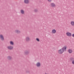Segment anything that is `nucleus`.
<instances>
[{
    "label": "nucleus",
    "instance_id": "20",
    "mask_svg": "<svg viewBox=\"0 0 74 74\" xmlns=\"http://www.w3.org/2000/svg\"><path fill=\"white\" fill-rule=\"evenodd\" d=\"M47 1H49V2H51L52 1V0H47Z\"/></svg>",
    "mask_w": 74,
    "mask_h": 74
},
{
    "label": "nucleus",
    "instance_id": "21",
    "mask_svg": "<svg viewBox=\"0 0 74 74\" xmlns=\"http://www.w3.org/2000/svg\"><path fill=\"white\" fill-rule=\"evenodd\" d=\"M45 74H47L46 73H45Z\"/></svg>",
    "mask_w": 74,
    "mask_h": 74
},
{
    "label": "nucleus",
    "instance_id": "5",
    "mask_svg": "<svg viewBox=\"0 0 74 74\" xmlns=\"http://www.w3.org/2000/svg\"><path fill=\"white\" fill-rule=\"evenodd\" d=\"M0 38L1 41H4V37L2 34L0 35Z\"/></svg>",
    "mask_w": 74,
    "mask_h": 74
},
{
    "label": "nucleus",
    "instance_id": "13",
    "mask_svg": "<svg viewBox=\"0 0 74 74\" xmlns=\"http://www.w3.org/2000/svg\"><path fill=\"white\" fill-rule=\"evenodd\" d=\"M71 24L72 26H74V21H71Z\"/></svg>",
    "mask_w": 74,
    "mask_h": 74
},
{
    "label": "nucleus",
    "instance_id": "11",
    "mask_svg": "<svg viewBox=\"0 0 74 74\" xmlns=\"http://www.w3.org/2000/svg\"><path fill=\"white\" fill-rule=\"evenodd\" d=\"M24 2L25 4H29V0H24Z\"/></svg>",
    "mask_w": 74,
    "mask_h": 74
},
{
    "label": "nucleus",
    "instance_id": "19",
    "mask_svg": "<svg viewBox=\"0 0 74 74\" xmlns=\"http://www.w3.org/2000/svg\"><path fill=\"white\" fill-rule=\"evenodd\" d=\"M72 64H74V60H73L72 62Z\"/></svg>",
    "mask_w": 74,
    "mask_h": 74
},
{
    "label": "nucleus",
    "instance_id": "12",
    "mask_svg": "<svg viewBox=\"0 0 74 74\" xmlns=\"http://www.w3.org/2000/svg\"><path fill=\"white\" fill-rule=\"evenodd\" d=\"M68 52L69 53H73V50L69 49L68 50Z\"/></svg>",
    "mask_w": 74,
    "mask_h": 74
},
{
    "label": "nucleus",
    "instance_id": "4",
    "mask_svg": "<svg viewBox=\"0 0 74 74\" xmlns=\"http://www.w3.org/2000/svg\"><path fill=\"white\" fill-rule=\"evenodd\" d=\"M50 6L52 8H54L56 7V4L54 3H50Z\"/></svg>",
    "mask_w": 74,
    "mask_h": 74
},
{
    "label": "nucleus",
    "instance_id": "17",
    "mask_svg": "<svg viewBox=\"0 0 74 74\" xmlns=\"http://www.w3.org/2000/svg\"><path fill=\"white\" fill-rule=\"evenodd\" d=\"M34 11L35 12H37L38 11V10L37 9H35L34 10Z\"/></svg>",
    "mask_w": 74,
    "mask_h": 74
},
{
    "label": "nucleus",
    "instance_id": "18",
    "mask_svg": "<svg viewBox=\"0 0 74 74\" xmlns=\"http://www.w3.org/2000/svg\"><path fill=\"white\" fill-rule=\"evenodd\" d=\"M36 40L37 41H40V40H39V39L38 38H36Z\"/></svg>",
    "mask_w": 74,
    "mask_h": 74
},
{
    "label": "nucleus",
    "instance_id": "6",
    "mask_svg": "<svg viewBox=\"0 0 74 74\" xmlns=\"http://www.w3.org/2000/svg\"><path fill=\"white\" fill-rule=\"evenodd\" d=\"M25 41H29L30 40V38L29 36H26L25 38Z\"/></svg>",
    "mask_w": 74,
    "mask_h": 74
},
{
    "label": "nucleus",
    "instance_id": "22",
    "mask_svg": "<svg viewBox=\"0 0 74 74\" xmlns=\"http://www.w3.org/2000/svg\"><path fill=\"white\" fill-rule=\"evenodd\" d=\"M53 48H54L55 49V48L54 47H53Z\"/></svg>",
    "mask_w": 74,
    "mask_h": 74
},
{
    "label": "nucleus",
    "instance_id": "10",
    "mask_svg": "<svg viewBox=\"0 0 74 74\" xmlns=\"http://www.w3.org/2000/svg\"><path fill=\"white\" fill-rule=\"evenodd\" d=\"M51 32L52 34H55L56 33V31L55 29H53Z\"/></svg>",
    "mask_w": 74,
    "mask_h": 74
},
{
    "label": "nucleus",
    "instance_id": "1",
    "mask_svg": "<svg viewBox=\"0 0 74 74\" xmlns=\"http://www.w3.org/2000/svg\"><path fill=\"white\" fill-rule=\"evenodd\" d=\"M67 49V46H64L62 49H60L58 51V53L59 54H62L64 52L66 51Z\"/></svg>",
    "mask_w": 74,
    "mask_h": 74
},
{
    "label": "nucleus",
    "instance_id": "3",
    "mask_svg": "<svg viewBox=\"0 0 74 74\" xmlns=\"http://www.w3.org/2000/svg\"><path fill=\"white\" fill-rule=\"evenodd\" d=\"M7 48L9 50H12V49H13V47L12 46L10 45L7 47Z\"/></svg>",
    "mask_w": 74,
    "mask_h": 74
},
{
    "label": "nucleus",
    "instance_id": "16",
    "mask_svg": "<svg viewBox=\"0 0 74 74\" xmlns=\"http://www.w3.org/2000/svg\"><path fill=\"white\" fill-rule=\"evenodd\" d=\"M10 45H14V42L12 41H10Z\"/></svg>",
    "mask_w": 74,
    "mask_h": 74
},
{
    "label": "nucleus",
    "instance_id": "9",
    "mask_svg": "<svg viewBox=\"0 0 74 74\" xmlns=\"http://www.w3.org/2000/svg\"><path fill=\"white\" fill-rule=\"evenodd\" d=\"M36 65L37 67H40V66H41V64H40V63L39 62H38L36 63Z\"/></svg>",
    "mask_w": 74,
    "mask_h": 74
},
{
    "label": "nucleus",
    "instance_id": "7",
    "mask_svg": "<svg viewBox=\"0 0 74 74\" xmlns=\"http://www.w3.org/2000/svg\"><path fill=\"white\" fill-rule=\"evenodd\" d=\"M15 32L16 33H17V34H19L21 33V31L17 29L15 30Z\"/></svg>",
    "mask_w": 74,
    "mask_h": 74
},
{
    "label": "nucleus",
    "instance_id": "2",
    "mask_svg": "<svg viewBox=\"0 0 74 74\" xmlns=\"http://www.w3.org/2000/svg\"><path fill=\"white\" fill-rule=\"evenodd\" d=\"M66 34L68 37H71V36H72L71 33L69 32H66Z\"/></svg>",
    "mask_w": 74,
    "mask_h": 74
},
{
    "label": "nucleus",
    "instance_id": "14",
    "mask_svg": "<svg viewBox=\"0 0 74 74\" xmlns=\"http://www.w3.org/2000/svg\"><path fill=\"white\" fill-rule=\"evenodd\" d=\"M20 12L22 14H25V12H24V11L22 10H21Z\"/></svg>",
    "mask_w": 74,
    "mask_h": 74
},
{
    "label": "nucleus",
    "instance_id": "15",
    "mask_svg": "<svg viewBox=\"0 0 74 74\" xmlns=\"http://www.w3.org/2000/svg\"><path fill=\"white\" fill-rule=\"evenodd\" d=\"M7 58L8 59V60H11V59H12V58H11V57L10 56H8Z\"/></svg>",
    "mask_w": 74,
    "mask_h": 74
},
{
    "label": "nucleus",
    "instance_id": "8",
    "mask_svg": "<svg viewBox=\"0 0 74 74\" xmlns=\"http://www.w3.org/2000/svg\"><path fill=\"white\" fill-rule=\"evenodd\" d=\"M29 53V51H28L26 50L24 51V54L25 55H28Z\"/></svg>",
    "mask_w": 74,
    "mask_h": 74
}]
</instances>
